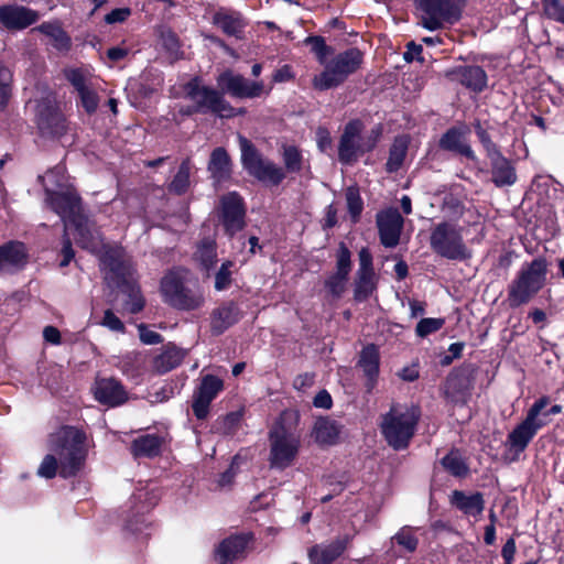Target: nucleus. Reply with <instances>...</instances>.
<instances>
[{
	"label": "nucleus",
	"instance_id": "f257e3e1",
	"mask_svg": "<svg viewBox=\"0 0 564 564\" xmlns=\"http://www.w3.org/2000/svg\"><path fill=\"white\" fill-rule=\"evenodd\" d=\"M86 441V434L76 427L59 429L50 436V453L41 462L37 475L45 479H52L57 474L62 478L76 476L87 456Z\"/></svg>",
	"mask_w": 564,
	"mask_h": 564
},
{
	"label": "nucleus",
	"instance_id": "f03ea898",
	"mask_svg": "<svg viewBox=\"0 0 564 564\" xmlns=\"http://www.w3.org/2000/svg\"><path fill=\"white\" fill-rule=\"evenodd\" d=\"M300 415L294 410L283 411L269 432L271 468L285 469L295 460L302 433L299 427Z\"/></svg>",
	"mask_w": 564,
	"mask_h": 564
},
{
	"label": "nucleus",
	"instance_id": "7ed1b4c3",
	"mask_svg": "<svg viewBox=\"0 0 564 564\" xmlns=\"http://www.w3.org/2000/svg\"><path fill=\"white\" fill-rule=\"evenodd\" d=\"M184 98L191 104L181 106L178 112L184 116L194 113H214L221 118H231L243 113V109L238 111L224 98L223 91L202 85L198 77L191 79L183 87Z\"/></svg>",
	"mask_w": 564,
	"mask_h": 564
},
{
	"label": "nucleus",
	"instance_id": "20e7f679",
	"mask_svg": "<svg viewBox=\"0 0 564 564\" xmlns=\"http://www.w3.org/2000/svg\"><path fill=\"white\" fill-rule=\"evenodd\" d=\"M160 291L164 303L180 311L199 310L205 295L198 285H191L189 272L183 268L169 271L161 280Z\"/></svg>",
	"mask_w": 564,
	"mask_h": 564
},
{
	"label": "nucleus",
	"instance_id": "39448f33",
	"mask_svg": "<svg viewBox=\"0 0 564 564\" xmlns=\"http://www.w3.org/2000/svg\"><path fill=\"white\" fill-rule=\"evenodd\" d=\"M420 415V411L415 406L393 405L382 416L381 433L393 449L401 451L409 446Z\"/></svg>",
	"mask_w": 564,
	"mask_h": 564
},
{
	"label": "nucleus",
	"instance_id": "423d86ee",
	"mask_svg": "<svg viewBox=\"0 0 564 564\" xmlns=\"http://www.w3.org/2000/svg\"><path fill=\"white\" fill-rule=\"evenodd\" d=\"M362 62L364 54L357 47H351L336 54L325 63L324 70L319 75L314 76V88L327 90L341 85L361 67Z\"/></svg>",
	"mask_w": 564,
	"mask_h": 564
},
{
	"label": "nucleus",
	"instance_id": "0eeeda50",
	"mask_svg": "<svg viewBox=\"0 0 564 564\" xmlns=\"http://www.w3.org/2000/svg\"><path fill=\"white\" fill-rule=\"evenodd\" d=\"M549 404V397L539 398L528 410L524 420L508 434L506 446L513 456L524 452L536 433L549 423L541 417L542 410Z\"/></svg>",
	"mask_w": 564,
	"mask_h": 564
},
{
	"label": "nucleus",
	"instance_id": "6e6552de",
	"mask_svg": "<svg viewBox=\"0 0 564 564\" xmlns=\"http://www.w3.org/2000/svg\"><path fill=\"white\" fill-rule=\"evenodd\" d=\"M545 273L546 265L541 259H535L523 267L508 289L510 307H519L528 303L542 289Z\"/></svg>",
	"mask_w": 564,
	"mask_h": 564
},
{
	"label": "nucleus",
	"instance_id": "1a4fd4ad",
	"mask_svg": "<svg viewBox=\"0 0 564 564\" xmlns=\"http://www.w3.org/2000/svg\"><path fill=\"white\" fill-rule=\"evenodd\" d=\"M430 245L432 250L448 260L464 261L470 258L466 247L462 228L453 223L437 224L431 232Z\"/></svg>",
	"mask_w": 564,
	"mask_h": 564
},
{
	"label": "nucleus",
	"instance_id": "9d476101",
	"mask_svg": "<svg viewBox=\"0 0 564 564\" xmlns=\"http://www.w3.org/2000/svg\"><path fill=\"white\" fill-rule=\"evenodd\" d=\"M160 495L153 484L138 487L126 502L122 518L127 530L139 533L148 527L147 514L154 508Z\"/></svg>",
	"mask_w": 564,
	"mask_h": 564
},
{
	"label": "nucleus",
	"instance_id": "9b49d317",
	"mask_svg": "<svg viewBox=\"0 0 564 564\" xmlns=\"http://www.w3.org/2000/svg\"><path fill=\"white\" fill-rule=\"evenodd\" d=\"M241 161L250 175L268 186H278L285 178L284 170L263 159L253 143H241Z\"/></svg>",
	"mask_w": 564,
	"mask_h": 564
},
{
	"label": "nucleus",
	"instance_id": "f8f14e48",
	"mask_svg": "<svg viewBox=\"0 0 564 564\" xmlns=\"http://www.w3.org/2000/svg\"><path fill=\"white\" fill-rule=\"evenodd\" d=\"M422 11L421 24L431 31L460 19L462 10L455 0H415Z\"/></svg>",
	"mask_w": 564,
	"mask_h": 564
},
{
	"label": "nucleus",
	"instance_id": "ddd939ff",
	"mask_svg": "<svg viewBox=\"0 0 564 564\" xmlns=\"http://www.w3.org/2000/svg\"><path fill=\"white\" fill-rule=\"evenodd\" d=\"M36 122L39 130L44 138H63L70 127L61 112L55 100L46 97L37 101Z\"/></svg>",
	"mask_w": 564,
	"mask_h": 564
},
{
	"label": "nucleus",
	"instance_id": "4468645a",
	"mask_svg": "<svg viewBox=\"0 0 564 564\" xmlns=\"http://www.w3.org/2000/svg\"><path fill=\"white\" fill-rule=\"evenodd\" d=\"M45 202L64 223V230L68 231V223L83 215L82 203L78 194L70 188L66 191H53L45 184Z\"/></svg>",
	"mask_w": 564,
	"mask_h": 564
},
{
	"label": "nucleus",
	"instance_id": "2eb2a0df",
	"mask_svg": "<svg viewBox=\"0 0 564 564\" xmlns=\"http://www.w3.org/2000/svg\"><path fill=\"white\" fill-rule=\"evenodd\" d=\"M217 84L223 95L228 94L234 98L252 99L260 97L264 93V84L262 80H250L230 69L223 72L217 77Z\"/></svg>",
	"mask_w": 564,
	"mask_h": 564
},
{
	"label": "nucleus",
	"instance_id": "dca6fc26",
	"mask_svg": "<svg viewBox=\"0 0 564 564\" xmlns=\"http://www.w3.org/2000/svg\"><path fill=\"white\" fill-rule=\"evenodd\" d=\"M224 390V381L214 375H205L193 393L192 409L198 420H204L209 413L210 403Z\"/></svg>",
	"mask_w": 564,
	"mask_h": 564
},
{
	"label": "nucleus",
	"instance_id": "f3484780",
	"mask_svg": "<svg viewBox=\"0 0 564 564\" xmlns=\"http://www.w3.org/2000/svg\"><path fill=\"white\" fill-rule=\"evenodd\" d=\"M381 243L387 248H394L400 241L403 228V217L397 208L381 210L376 217Z\"/></svg>",
	"mask_w": 564,
	"mask_h": 564
},
{
	"label": "nucleus",
	"instance_id": "a211bd4d",
	"mask_svg": "<svg viewBox=\"0 0 564 564\" xmlns=\"http://www.w3.org/2000/svg\"><path fill=\"white\" fill-rule=\"evenodd\" d=\"M221 221L229 235H234L243 227L245 207L242 198L235 192L221 197Z\"/></svg>",
	"mask_w": 564,
	"mask_h": 564
},
{
	"label": "nucleus",
	"instance_id": "6ab92c4d",
	"mask_svg": "<svg viewBox=\"0 0 564 564\" xmlns=\"http://www.w3.org/2000/svg\"><path fill=\"white\" fill-rule=\"evenodd\" d=\"M39 20V13L18 4L0 6V23L8 30H23Z\"/></svg>",
	"mask_w": 564,
	"mask_h": 564
},
{
	"label": "nucleus",
	"instance_id": "aec40b11",
	"mask_svg": "<svg viewBox=\"0 0 564 564\" xmlns=\"http://www.w3.org/2000/svg\"><path fill=\"white\" fill-rule=\"evenodd\" d=\"M491 163V180L496 186H511L517 182L512 163L496 150V143H486Z\"/></svg>",
	"mask_w": 564,
	"mask_h": 564
},
{
	"label": "nucleus",
	"instance_id": "412c9836",
	"mask_svg": "<svg viewBox=\"0 0 564 564\" xmlns=\"http://www.w3.org/2000/svg\"><path fill=\"white\" fill-rule=\"evenodd\" d=\"M95 399L108 406H118L126 402L127 392L113 378L97 379L91 388Z\"/></svg>",
	"mask_w": 564,
	"mask_h": 564
},
{
	"label": "nucleus",
	"instance_id": "4be33fe9",
	"mask_svg": "<svg viewBox=\"0 0 564 564\" xmlns=\"http://www.w3.org/2000/svg\"><path fill=\"white\" fill-rule=\"evenodd\" d=\"M350 540L351 538L348 534H344L328 543L312 546L308 550L311 564H332L344 553Z\"/></svg>",
	"mask_w": 564,
	"mask_h": 564
},
{
	"label": "nucleus",
	"instance_id": "5701e85b",
	"mask_svg": "<svg viewBox=\"0 0 564 564\" xmlns=\"http://www.w3.org/2000/svg\"><path fill=\"white\" fill-rule=\"evenodd\" d=\"M73 228V235L78 246L91 252L99 249L101 246L99 231L85 215H82L68 223V230H72Z\"/></svg>",
	"mask_w": 564,
	"mask_h": 564
},
{
	"label": "nucleus",
	"instance_id": "b1692460",
	"mask_svg": "<svg viewBox=\"0 0 564 564\" xmlns=\"http://www.w3.org/2000/svg\"><path fill=\"white\" fill-rule=\"evenodd\" d=\"M250 541L248 534H235L223 540L215 551V560L218 564H232L245 556Z\"/></svg>",
	"mask_w": 564,
	"mask_h": 564
},
{
	"label": "nucleus",
	"instance_id": "393cba45",
	"mask_svg": "<svg viewBox=\"0 0 564 564\" xmlns=\"http://www.w3.org/2000/svg\"><path fill=\"white\" fill-rule=\"evenodd\" d=\"M447 76L475 93L482 91L487 86L486 72L477 65L456 67L448 72Z\"/></svg>",
	"mask_w": 564,
	"mask_h": 564
},
{
	"label": "nucleus",
	"instance_id": "a878e982",
	"mask_svg": "<svg viewBox=\"0 0 564 564\" xmlns=\"http://www.w3.org/2000/svg\"><path fill=\"white\" fill-rule=\"evenodd\" d=\"M29 254L24 243L9 241L0 246V271L21 270L28 263Z\"/></svg>",
	"mask_w": 564,
	"mask_h": 564
},
{
	"label": "nucleus",
	"instance_id": "bb28decb",
	"mask_svg": "<svg viewBox=\"0 0 564 564\" xmlns=\"http://www.w3.org/2000/svg\"><path fill=\"white\" fill-rule=\"evenodd\" d=\"M213 23L226 35L239 40L243 37V30L247 26V21L240 12L224 9L214 14Z\"/></svg>",
	"mask_w": 564,
	"mask_h": 564
},
{
	"label": "nucleus",
	"instance_id": "cd10ccee",
	"mask_svg": "<svg viewBox=\"0 0 564 564\" xmlns=\"http://www.w3.org/2000/svg\"><path fill=\"white\" fill-rule=\"evenodd\" d=\"M240 319V311L234 302H227L215 308L210 316V330L221 335Z\"/></svg>",
	"mask_w": 564,
	"mask_h": 564
},
{
	"label": "nucleus",
	"instance_id": "c85d7f7f",
	"mask_svg": "<svg viewBox=\"0 0 564 564\" xmlns=\"http://www.w3.org/2000/svg\"><path fill=\"white\" fill-rule=\"evenodd\" d=\"M379 362L380 356L378 348L372 344L364 347L360 352L358 366L362 369L365 376L367 377L366 387L368 392H371L376 387L377 378L379 375Z\"/></svg>",
	"mask_w": 564,
	"mask_h": 564
},
{
	"label": "nucleus",
	"instance_id": "c756f323",
	"mask_svg": "<svg viewBox=\"0 0 564 564\" xmlns=\"http://www.w3.org/2000/svg\"><path fill=\"white\" fill-rule=\"evenodd\" d=\"M164 437L158 434H145L131 443V454L135 458H153L160 455Z\"/></svg>",
	"mask_w": 564,
	"mask_h": 564
},
{
	"label": "nucleus",
	"instance_id": "7c9ffc66",
	"mask_svg": "<svg viewBox=\"0 0 564 564\" xmlns=\"http://www.w3.org/2000/svg\"><path fill=\"white\" fill-rule=\"evenodd\" d=\"M452 503L467 516L476 517L484 510L485 501L480 492L465 495L455 490L451 498Z\"/></svg>",
	"mask_w": 564,
	"mask_h": 564
},
{
	"label": "nucleus",
	"instance_id": "2f4dec72",
	"mask_svg": "<svg viewBox=\"0 0 564 564\" xmlns=\"http://www.w3.org/2000/svg\"><path fill=\"white\" fill-rule=\"evenodd\" d=\"M33 31H39L50 39L51 45L58 51H68L72 45L69 35L63 30L59 22H44Z\"/></svg>",
	"mask_w": 564,
	"mask_h": 564
},
{
	"label": "nucleus",
	"instance_id": "473e14b6",
	"mask_svg": "<svg viewBox=\"0 0 564 564\" xmlns=\"http://www.w3.org/2000/svg\"><path fill=\"white\" fill-rule=\"evenodd\" d=\"M340 433V426L336 421L321 417L315 422L313 436L318 444L332 445L336 443Z\"/></svg>",
	"mask_w": 564,
	"mask_h": 564
},
{
	"label": "nucleus",
	"instance_id": "72a5a7b5",
	"mask_svg": "<svg viewBox=\"0 0 564 564\" xmlns=\"http://www.w3.org/2000/svg\"><path fill=\"white\" fill-rule=\"evenodd\" d=\"M208 170L216 182H221L229 176L231 170L230 159L223 148H217L212 153Z\"/></svg>",
	"mask_w": 564,
	"mask_h": 564
},
{
	"label": "nucleus",
	"instance_id": "f704fd0d",
	"mask_svg": "<svg viewBox=\"0 0 564 564\" xmlns=\"http://www.w3.org/2000/svg\"><path fill=\"white\" fill-rule=\"evenodd\" d=\"M184 354L176 347H166L153 359V368L159 373H165L176 368L183 360Z\"/></svg>",
	"mask_w": 564,
	"mask_h": 564
},
{
	"label": "nucleus",
	"instance_id": "c9c22d12",
	"mask_svg": "<svg viewBox=\"0 0 564 564\" xmlns=\"http://www.w3.org/2000/svg\"><path fill=\"white\" fill-rule=\"evenodd\" d=\"M195 258L206 271H209L217 260L216 242L212 239L202 240L197 246Z\"/></svg>",
	"mask_w": 564,
	"mask_h": 564
},
{
	"label": "nucleus",
	"instance_id": "e433bc0d",
	"mask_svg": "<svg viewBox=\"0 0 564 564\" xmlns=\"http://www.w3.org/2000/svg\"><path fill=\"white\" fill-rule=\"evenodd\" d=\"M391 541L409 553H414L419 545V539L415 535V529L409 525L402 527L392 536Z\"/></svg>",
	"mask_w": 564,
	"mask_h": 564
},
{
	"label": "nucleus",
	"instance_id": "4c0bfd02",
	"mask_svg": "<svg viewBox=\"0 0 564 564\" xmlns=\"http://www.w3.org/2000/svg\"><path fill=\"white\" fill-rule=\"evenodd\" d=\"M191 164L188 160L182 162L177 173L173 177L169 189L177 195L184 194L189 187Z\"/></svg>",
	"mask_w": 564,
	"mask_h": 564
},
{
	"label": "nucleus",
	"instance_id": "58836bf2",
	"mask_svg": "<svg viewBox=\"0 0 564 564\" xmlns=\"http://www.w3.org/2000/svg\"><path fill=\"white\" fill-rule=\"evenodd\" d=\"M37 180L44 188L46 184L53 191H62L65 186V169L64 166L57 165L47 171L45 175H39Z\"/></svg>",
	"mask_w": 564,
	"mask_h": 564
},
{
	"label": "nucleus",
	"instance_id": "ea45409f",
	"mask_svg": "<svg viewBox=\"0 0 564 564\" xmlns=\"http://www.w3.org/2000/svg\"><path fill=\"white\" fill-rule=\"evenodd\" d=\"M347 209L354 223L359 220L360 214L364 209V202L360 197L359 188L357 186H349L346 189Z\"/></svg>",
	"mask_w": 564,
	"mask_h": 564
},
{
	"label": "nucleus",
	"instance_id": "a19ab883",
	"mask_svg": "<svg viewBox=\"0 0 564 564\" xmlns=\"http://www.w3.org/2000/svg\"><path fill=\"white\" fill-rule=\"evenodd\" d=\"M442 465L447 471L456 477L465 476L468 473V467L458 452H449L445 457H443Z\"/></svg>",
	"mask_w": 564,
	"mask_h": 564
},
{
	"label": "nucleus",
	"instance_id": "79ce46f5",
	"mask_svg": "<svg viewBox=\"0 0 564 564\" xmlns=\"http://www.w3.org/2000/svg\"><path fill=\"white\" fill-rule=\"evenodd\" d=\"M358 279L355 286V300L358 302L366 301L375 290V274L357 273Z\"/></svg>",
	"mask_w": 564,
	"mask_h": 564
},
{
	"label": "nucleus",
	"instance_id": "37998d69",
	"mask_svg": "<svg viewBox=\"0 0 564 564\" xmlns=\"http://www.w3.org/2000/svg\"><path fill=\"white\" fill-rule=\"evenodd\" d=\"M119 251L111 250L105 252L102 256L101 262L102 264L109 269V271L117 276L118 279H121L127 273V268L124 263L120 260Z\"/></svg>",
	"mask_w": 564,
	"mask_h": 564
},
{
	"label": "nucleus",
	"instance_id": "c03bdc74",
	"mask_svg": "<svg viewBox=\"0 0 564 564\" xmlns=\"http://www.w3.org/2000/svg\"><path fill=\"white\" fill-rule=\"evenodd\" d=\"M160 40L163 48L174 58L180 53V41L177 35L171 29H162L160 31Z\"/></svg>",
	"mask_w": 564,
	"mask_h": 564
},
{
	"label": "nucleus",
	"instance_id": "a18cd8bd",
	"mask_svg": "<svg viewBox=\"0 0 564 564\" xmlns=\"http://www.w3.org/2000/svg\"><path fill=\"white\" fill-rule=\"evenodd\" d=\"M232 267L234 262L227 260L221 263L220 268L215 274V289L217 291H224L228 289L231 284V275H232Z\"/></svg>",
	"mask_w": 564,
	"mask_h": 564
},
{
	"label": "nucleus",
	"instance_id": "49530a36",
	"mask_svg": "<svg viewBox=\"0 0 564 564\" xmlns=\"http://www.w3.org/2000/svg\"><path fill=\"white\" fill-rule=\"evenodd\" d=\"M406 154V143H393L390 149V155L387 162L388 172L398 171Z\"/></svg>",
	"mask_w": 564,
	"mask_h": 564
},
{
	"label": "nucleus",
	"instance_id": "de8ad7c7",
	"mask_svg": "<svg viewBox=\"0 0 564 564\" xmlns=\"http://www.w3.org/2000/svg\"><path fill=\"white\" fill-rule=\"evenodd\" d=\"M351 253L344 242L339 243L336 254V272L348 276L351 270Z\"/></svg>",
	"mask_w": 564,
	"mask_h": 564
},
{
	"label": "nucleus",
	"instance_id": "09e8293b",
	"mask_svg": "<svg viewBox=\"0 0 564 564\" xmlns=\"http://www.w3.org/2000/svg\"><path fill=\"white\" fill-rule=\"evenodd\" d=\"M283 159L289 172H299L302 166V154L294 145L284 147Z\"/></svg>",
	"mask_w": 564,
	"mask_h": 564
},
{
	"label": "nucleus",
	"instance_id": "8fccbe9b",
	"mask_svg": "<svg viewBox=\"0 0 564 564\" xmlns=\"http://www.w3.org/2000/svg\"><path fill=\"white\" fill-rule=\"evenodd\" d=\"M444 324V318H422L415 327V333L419 337H426L430 334L440 330Z\"/></svg>",
	"mask_w": 564,
	"mask_h": 564
},
{
	"label": "nucleus",
	"instance_id": "3c124183",
	"mask_svg": "<svg viewBox=\"0 0 564 564\" xmlns=\"http://www.w3.org/2000/svg\"><path fill=\"white\" fill-rule=\"evenodd\" d=\"M12 74L3 65L0 66V107L3 108L11 97Z\"/></svg>",
	"mask_w": 564,
	"mask_h": 564
},
{
	"label": "nucleus",
	"instance_id": "603ef678",
	"mask_svg": "<svg viewBox=\"0 0 564 564\" xmlns=\"http://www.w3.org/2000/svg\"><path fill=\"white\" fill-rule=\"evenodd\" d=\"M347 280L348 276L334 273L325 281V286L333 296L339 297L346 289Z\"/></svg>",
	"mask_w": 564,
	"mask_h": 564
},
{
	"label": "nucleus",
	"instance_id": "864d4df0",
	"mask_svg": "<svg viewBox=\"0 0 564 564\" xmlns=\"http://www.w3.org/2000/svg\"><path fill=\"white\" fill-rule=\"evenodd\" d=\"M306 42L312 45V51L316 54L321 64L326 63V56L330 53L332 48L326 45L322 36H308Z\"/></svg>",
	"mask_w": 564,
	"mask_h": 564
},
{
	"label": "nucleus",
	"instance_id": "5fc2aeb1",
	"mask_svg": "<svg viewBox=\"0 0 564 564\" xmlns=\"http://www.w3.org/2000/svg\"><path fill=\"white\" fill-rule=\"evenodd\" d=\"M80 105L87 113H94L97 110L99 98L93 88H87L78 93Z\"/></svg>",
	"mask_w": 564,
	"mask_h": 564
},
{
	"label": "nucleus",
	"instance_id": "6e6d98bb",
	"mask_svg": "<svg viewBox=\"0 0 564 564\" xmlns=\"http://www.w3.org/2000/svg\"><path fill=\"white\" fill-rule=\"evenodd\" d=\"M543 7L549 18L564 24V6L561 4L560 0H544Z\"/></svg>",
	"mask_w": 564,
	"mask_h": 564
},
{
	"label": "nucleus",
	"instance_id": "4d7b16f0",
	"mask_svg": "<svg viewBox=\"0 0 564 564\" xmlns=\"http://www.w3.org/2000/svg\"><path fill=\"white\" fill-rule=\"evenodd\" d=\"M339 161L345 164H351L358 158L357 143H339Z\"/></svg>",
	"mask_w": 564,
	"mask_h": 564
},
{
	"label": "nucleus",
	"instance_id": "13d9d810",
	"mask_svg": "<svg viewBox=\"0 0 564 564\" xmlns=\"http://www.w3.org/2000/svg\"><path fill=\"white\" fill-rule=\"evenodd\" d=\"M364 123L359 119L350 120L340 137L339 141H352L355 138L360 135V132L364 129Z\"/></svg>",
	"mask_w": 564,
	"mask_h": 564
},
{
	"label": "nucleus",
	"instance_id": "bf43d9fd",
	"mask_svg": "<svg viewBox=\"0 0 564 564\" xmlns=\"http://www.w3.org/2000/svg\"><path fill=\"white\" fill-rule=\"evenodd\" d=\"M359 269L357 273L361 274H375L372 268V256L367 248H362L359 251Z\"/></svg>",
	"mask_w": 564,
	"mask_h": 564
},
{
	"label": "nucleus",
	"instance_id": "052dcab7",
	"mask_svg": "<svg viewBox=\"0 0 564 564\" xmlns=\"http://www.w3.org/2000/svg\"><path fill=\"white\" fill-rule=\"evenodd\" d=\"M469 129L462 124L460 122L448 129L442 137L440 141H459L462 138H465Z\"/></svg>",
	"mask_w": 564,
	"mask_h": 564
},
{
	"label": "nucleus",
	"instance_id": "680f3d73",
	"mask_svg": "<svg viewBox=\"0 0 564 564\" xmlns=\"http://www.w3.org/2000/svg\"><path fill=\"white\" fill-rule=\"evenodd\" d=\"M101 325L109 328L110 330H113V332H123L124 330L123 323L120 321L119 317H117L115 315V313L111 310H107L105 312L104 318L101 321Z\"/></svg>",
	"mask_w": 564,
	"mask_h": 564
},
{
	"label": "nucleus",
	"instance_id": "e2e57ef3",
	"mask_svg": "<svg viewBox=\"0 0 564 564\" xmlns=\"http://www.w3.org/2000/svg\"><path fill=\"white\" fill-rule=\"evenodd\" d=\"M139 336L143 344L145 345H155L162 343V336L154 332L149 329L145 325H139Z\"/></svg>",
	"mask_w": 564,
	"mask_h": 564
},
{
	"label": "nucleus",
	"instance_id": "0e129e2a",
	"mask_svg": "<svg viewBox=\"0 0 564 564\" xmlns=\"http://www.w3.org/2000/svg\"><path fill=\"white\" fill-rule=\"evenodd\" d=\"M131 14L129 8H118L106 14L105 21L108 24L124 22Z\"/></svg>",
	"mask_w": 564,
	"mask_h": 564
},
{
	"label": "nucleus",
	"instance_id": "69168bd1",
	"mask_svg": "<svg viewBox=\"0 0 564 564\" xmlns=\"http://www.w3.org/2000/svg\"><path fill=\"white\" fill-rule=\"evenodd\" d=\"M440 145L444 151L454 152L470 159L474 158L473 151L470 150L468 143H440Z\"/></svg>",
	"mask_w": 564,
	"mask_h": 564
},
{
	"label": "nucleus",
	"instance_id": "338daca9",
	"mask_svg": "<svg viewBox=\"0 0 564 564\" xmlns=\"http://www.w3.org/2000/svg\"><path fill=\"white\" fill-rule=\"evenodd\" d=\"M129 311L133 314L139 313L144 306V300L142 299L139 289H131L130 301L128 302Z\"/></svg>",
	"mask_w": 564,
	"mask_h": 564
},
{
	"label": "nucleus",
	"instance_id": "774afa93",
	"mask_svg": "<svg viewBox=\"0 0 564 564\" xmlns=\"http://www.w3.org/2000/svg\"><path fill=\"white\" fill-rule=\"evenodd\" d=\"M516 542L513 539L507 540L501 550V556L506 564H512L516 554Z\"/></svg>",
	"mask_w": 564,
	"mask_h": 564
}]
</instances>
